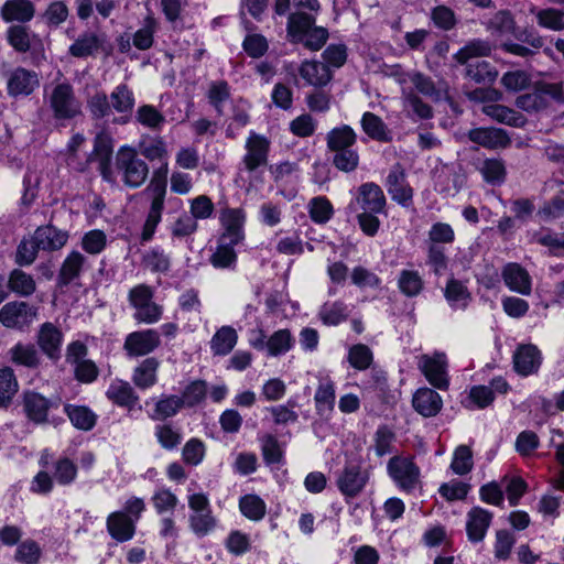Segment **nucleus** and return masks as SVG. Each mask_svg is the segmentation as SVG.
<instances>
[{"instance_id": "nucleus-1", "label": "nucleus", "mask_w": 564, "mask_h": 564, "mask_svg": "<svg viewBox=\"0 0 564 564\" xmlns=\"http://www.w3.org/2000/svg\"><path fill=\"white\" fill-rule=\"evenodd\" d=\"M167 173L169 164L164 161L163 164L153 172L150 184L143 192L150 200V209L142 229V241H149L152 239L155 229L161 221L166 195Z\"/></svg>"}, {"instance_id": "nucleus-2", "label": "nucleus", "mask_w": 564, "mask_h": 564, "mask_svg": "<svg viewBox=\"0 0 564 564\" xmlns=\"http://www.w3.org/2000/svg\"><path fill=\"white\" fill-rule=\"evenodd\" d=\"M44 100L55 120H72L82 113V102L76 97L74 87L67 82L54 85L45 94Z\"/></svg>"}, {"instance_id": "nucleus-3", "label": "nucleus", "mask_w": 564, "mask_h": 564, "mask_svg": "<svg viewBox=\"0 0 564 564\" xmlns=\"http://www.w3.org/2000/svg\"><path fill=\"white\" fill-rule=\"evenodd\" d=\"M117 170L123 184L131 188L140 187L148 178L149 166L138 156L134 149L122 147L117 154Z\"/></svg>"}, {"instance_id": "nucleus-4", "label": "nucleus", "mask_w": 564, "mask_h": 564, "mask_svg": "<svg viewBox=\"0 0 564 564\" xmlns=\"http://www.w3.org/2000/svg\"><path fill=\"white\" fill-rule=\"evenodd\" d=\"M188 524L192 532L198 538L208 535L217 525V519L213 516L210 502L205 494L188 496Z\"/></svg>"}, {"instance_id": "nucleus-5", "label": "nucleus", "mask_w": 564, "mask_h": 564, "mask_svg": "<svg viewBox=\"0 0 564 564\" xmlns=\"http://www.w3.org/2000/svg\"><path fill=\"white\" fill-rule=\"evenodd\" d=\"M128 300L135 310L133 317L139 323L154 324L162 316V307L153 302V290L139 284L129 291Z\"/></svg>"}, {"instance_id": "nucleus-6", "label": "nucleus", "mask_w": 564, "mask_h": 564, "mask_svg": "<svg viewBox=\"0 0 564 564\" xmlns=\"http://www.w3.org/2000/svg\"><path fill=\"white\" fill-rule=\"evenodd\" d=\"M387 470L398 487L405 492L413 491L420 484L421 471L411 457H391L388 462Z\"/></svg>"}, {"instance_id": "nucleus-7", "label": "nucleus", "mask_w": 564, "mask_h": 564, "mask_svg": "<svg viewBox=\"0 0 564 564\" xmlns=\"http://www.w3.org/2000/svg\"><path fill=\"white\" fill-rule=\"evenodd\" d=\"M4 77L7 94L12 98L28 97L40 87V75L22 66L9 69Z\"/></svg>"}, {"instance_id": "nucleus-8", "label": "nucleus", "mask_w": 564, "mask_h": 564, "mask_svg": "<svg viewBox=\"0 0 564 564\" xmlns=\"http://www.w3.org/2000/svg\"><path fill=\"white\" fill-rule=\"evenodd\" d=\"M246 153L241 164L252 174L267 166L269 162L270 141L264 135L251 131L245 144Z\"/></svg>"}, {"instance_id": "nucleus-9", "label": "nucleus", "mask_w": 564, "mask_h": 564, "mask_svg": "<svg viewBox=\"0 0 564 564\" xmlns=\"http://www.w3.org/2000/svg\"><path fill=\"white\" fill-rule=\"evenodd\" d=\"M417 367L433 387L441 390L448 388L447 359L444 352L421 355L417 358Z\"/></svg>"}, {"instance_id": "nucleus-10", "label": "nucleus", "mask_w": 564, "mask_h": 564, "mask_svg": "<svg viewBox=\"0 0 564 564\" xmlns=\"http://www.w3.org/2000/svg\"><path fill=\"white\" fill-rule=\"evenodd\" d=\"M161 345L160 334L155 329L135 330L127 335L123 349L128 357H143Z\"/></svg>"}, {"instance_id": "nucleus-11", "label": "nucleus", "mask_w": 564, "mask_h": 564, "mask_svg": "<svg viewBox=\"0 0 564 564\" xmlns=\"http://www.w3.org/2000/svg\"><path fill=\"white\" fill-rule=\"evenodd\" d=\"M37 315V310L25 302H10L0 310V322L8 328L24 329Z\"/></svg>"}, {"instance_id": "nucleus-12", "label": "nucleus", "mask_w": 564, "mask_h": 564, "mask_svg": "<svg viewBox=\"0 0 564 564\" xmlns=\"http://www.w3.org/2000/svg\"><path fill=\"white\" fill-rule=\"evenodd\" d=\"M109 100L112 113H118L111 122L120 126L127 124L131 120L135 105L133 90L127 84H119L110 93Z\"/></svg>"}, {"instance_id": "nucleus-13", "label": "nucleus", "mask_w": 564, "mask_h": 564, "mask_svg": "<svg viewBox=\"0 0 564 564\" xmlns=\"http://www.w3.org/2000/svg\"><path fill=\"white\" fill-rule=\"evenodd\" d=\"M387 199L381 187L373 183H364L358 187L355 199L349 207L361 212L383 213Z\"/></svg>"}, {"instance_id": "nucleus-14", "label": "nucleus", "mask_w": 564, "mask_h": 564, "mask_svg": "<svg viewBox=\"0 0 564 564\" xmlns=\"http://www.w3.org/2000/svg\"><path fill=\"white\" fill-rule=\"evenodd\" d=\"M369 474L359 464H346L337 478L339 491L349 498L357 497L368 482Z\"/></svg>"}, {"instance_id": "nucleus-15", "label": "nucleus", "mask_w": 564, "mask_h": 564, "mask_svg": "<svg viewBox=\"0 0 564 564\" xmlns=\"http://www.w3.org/2000/svg\"><path fill=\"white\" fill-rule=\"evenodd\" d=\"M63 339L62 330L51 322L42 324L36 334V344L41 351L54 361L61 358Z\"/></svg>"}, {"instance_id": "nucleus-16", "label": "nucleus", "mask_w": 564, "mask_h": 564, "mask_svg": "<svg viewBox=\"0 0 564 564\" xmlns=\"http://www.w3.org/2000/svg\"><path fill=\"white\" fill-rule=\"evenodd\" d=\"M467 138L473 143L489 150L506 149L511 144L509 134L500 128L470 129L467 132Z\"/></svg>"}, {"instance_id": "nucleus-17", "label": "nucleus", "mask_w": 564, "mask_h": 564, "mask_svg": "<svg viewBox=\"0 0 564 564\" xmlns=\"http://www.w3.org/2000/svg\"><path fill=\"white\" fill-rule=\"evenodd\" d=\"M387 191L391 198L403 207H409L413 202V189L406 182L404 171L394 166L387 176Z\"/></svg>"}, {"instance_id": "nucleus-18", "label": "nucleus", "mask_w": 564, "mask_h": 564, "mask_svg": "<svg viewBox=\"0 0 564 564\" xmlns=\"http://www.w3.org/2000/svg\"><path fill=\"white\" fill-rule=\"evenodd\" d=\"M219 220L225 229L223 239H228L231 245H237L243 239L246 213L242 208L226 207L221 209Z\"/></svg>"}, {"instance_id": "nucleus-19", "label": "nucleus", "mask_w": 564, "mask_h": 564, "mask_svg": "<svg viewBox=\"0 0 564 564\" xmlns=\"http://www.w3.org/2000/svg\"><path fill=\"white\" fill-rule=\"evenodd\" d=\"M113 152V139L106 132H99L94 142V151L90 156L91 161L98 162V170L105 180H109L111 175V158Z\"/></svg>"}, {"instance_id": "nucleus-20", "label": "nucleus", "mask_w": 564, "mask_h": 564, "mask_svg": "<svg viewBox=\"0 0 564 564\" xmlns=\"http://www.w3.org/2000/svg\"><path fill=\"white\" fill-rule=\"evenodd\" d=\"M87 268V258L77 250L70 251L58 271L57 286L64 288L75 282Z\"/></svg>"}, {"instance_id": "nucleus-21", "label": "nucleus", "mask_w": 564, "mask_h": 564, "mask_svg": "<svg viewBox=\"0 0 564 564\" xmlns=\"http://www.w3.org/2000/svg\"><path fill=\"white\" fill-rule=\"evenodd\" d=\"M492 521V513L481 507H474L467 513L466 532L470 542L478 543L486 536Z\"/></svg>"}, {"instance_id": "nucleus-22", "label": "nucleus", "mask_w": 564, "mask_h": 564, "mask_svg": "<svg viewBox=\"0 0 564 564\" xmlns=\"http://www.w3.org/2000/svg\"><path fill=\"white\" fill-rule=\"evenodd\" d=\"M542 357L536 346L521 345L513 354L514 370L521 376L535 373L541 366Z\"/></svg>"}, {"instance_id": "nucleus-23", "label": "nucleus", "mask_w": 564, "mask_h": 564, "mask_svg": "<svg viewBox=\"0 0 564 564\" xmlns=\"http://www.w3.org/2000/svg\"><path fill=\"white\" fill-rule=\"evenodd\" d=\"M502 279L506 285L521 295H530L532 291L531 276L528 271L518 263H508L502 270Z\"/></svg>"}, {"instance_id": "nucleus-24", "label": "nucleus", "mask_w": 564, "mask_h": 564, "mask_svg": "<svg viewBox=\"0 0 564 564\" xmlns=\"http://www.w3.org/2000/svg\"><path fill=\"white\" fill-rule=\"evenodd\" d=\"M34 14L35 6L31 0H7L0 9V15L7 23H26Z\"/></svg>"}, {"instance_id": "nucleus-25", "label": "nucleus", "mask_w": 564, "mask_h": 564, "mask_svg": "<svg viewBox=\"0 0 564 564\" xmlns=\"http://www.w3.org/2000/svg\"><path fill=\"white\" fill-rule=\"evenodd\" d=\"M316 17L305 11H294L289 14L286 35L291 43L304 41L305 34L315 25Z\"/></svg>"}, {"instance_id": "nucleus-26", "label": "nucleus", "mask_w": 564, "mask_h": 564, "mask_svg": "<svg viewBox=\"0 0 564 564\" xmlns=\"http://www.w3.org/2000/svg\"><path fill=\"white\" fill-rule=\"evenodd\" d=\"M107 530L112 539L126 542L133 538L135 532L134 520L122 511H115L107 518Z\"/></svg>"}, {"instance_id": "nucleus-27", "label": "nucleus", "mask_w": 564, "mask_h": 564, "mask_svg": "<svg viewBox=\"0 0 564 564\" xmlns=\"http://www.w3.org/2000/svg\"><path fill=\"white\" fill-rule=\"evenodd\" d=\"M412 404L421 415L432 417L442 410L443 401L435 390L421 388L414 393Z\"/></svg>"}, {"instance_id": "nucleus-28", "label": "nucleus", "mask_w": 564, "mask_h": 564, "mask_svg": "<svg viewBox=\"0 0 564 564\" xmlns=\"http://www.w3.org/2000/svg\"><path fill=\"white\" fill-rule=\"evenodd\" d=\"M33 238L37 243L36 247H40L41 250L54 251L59 250L66 245L68 234L47 225L39 227L35 230Z\"/></svg>"}, {"instance_id": "nucleus-29", "label": "nucleus", "mask_w": 564, "mask_h": 564, "mask_svg": "<svg viewBox=\"0 0 564 564\" xmlns=\"http://www.w3.org/2000/svg\"><path fill=\"white\" fill-rule=\"evenodd\" d=\"M481 111L492 120L507 126L521 128L525 124L527 119L520 112L499 104L484 105Z\"/></svg>"}, {"instance_id": "nucleus-30", "label": "nucleus", "mask_w": 564, "mask_h": 564, "mask_svg": "<svg viewBox=\"0 0 564 564\" xmlns=\"http://www.w3.org/2000/svg\"><path fill=\"white\" fill-rule=\"evenodd\" d=\"M160 361L154 357H148L137 366L132 373V382L139 389L145 390L158 382Z\"/></svg>"}, {"instance_id": "nucleus-31", "label": "nucleus", "mask_w": 564, "mask_h": 564, "mask_svg": "<svg viewBox=\"0 0 564 564\" xmlns=\"http://www.w3.org/2000/svg\"><path fill=\"white\" fill-rule=\"evenodd\" d=\"M106 395L115 404L128 409L134 408L139 401V397L130 383L119 379L110 383Z\"/></svg>"}, {"instance_id": "nucleus-32", "label": "nucleus", "mask_w": 564, "mask_h": 564, "mask_svg": "<svg viewBox=\"0 0 564 564\" xmlns=\"http://www.w3.org/2000/svg\"><path fill=\"white\" fill-rule=\"evenodd\" d=\"M104 39L95 32L80 34L69 46L68 53L73 57L85 58L95 55L101 47Z\"/></svg>"}, {"instance_id": "nucleus-33", "label": "nucleus", "mask_w": 564, "mask_h": 564, "mask_svg": "<svg viewBox=\"0 0 564 564\" xmlns=\"http://www.w3.org/2000/svg\"><path fill=\"white\" fill-rule=\"evenodd\" d=\"M356 141L357 134L348 124L335 127L326 134V144L330 152L350 149L354 147Z\"/></svg>"}, {"instance_id": "nucleus-34", "label": "nucleus", "mask_w": 564, "mask_h": 564, "mask_svg": "<svg viewBox=\"0 0 564 564\" xmlns=\"http://www.w3.org/2000/svg\"><path fill=\"white\" fill-rule=\"evenodd\" d=\"M362 131L372 140L388 143L392 141V132L382 119L373 112L367 111L361 117Z\"/></svg>"}, {"instance_id": "nucleus-35", "label": "nucleus", "mask_w": 564, "mask_h": 564, "mask_svg": "<svg viewBox=\"0 0 564 564\" xmlns=\"http://www.w3.org/2000/svg\"><path fill=\"white\" fill-rule=\"evenodd\" d=\"M301 77L312 86H325L332 79L328 66L317 61H305L300 67Z\"/></svg>"}, {"instance_id": "nucleus-36", "label": "nucleus", "mask_w": 564, "mask_h": 564, "mask_svg": "<svg viewBox=\"0 0 564 564\" xmlns=\"http://www.w3.org/2000/svg\"><path fill=\"white\" fill-rule=\"evenodd\" d=\"M238 341V334L231 326H221L210 339V350L215 356H227Z\"/></svg>"}, {"instance_id": "nucleus-37", "label": "nucleus", "mask_w": 564, "mask_h": 564, "mask_svg": "<svg viewBox=\"0 0 564 564\" xmlns=\"http://www.w3.org/2000/svg\"><path fill=\"white\" fill-rule=\"evenodd\" d=\"M52 402L37 392H28L24 395V409L30 420L35 423H44L47 419Z\"/></svg>"}, {"instance_id": "nucleus-38", "label": "nucleus", "mask_w": 564, "mask_h": 564, "mask_svg": "<svg viewBox=\"0 0 564 564\" xmlns=\"http://www.w3.org/2000/svg\"><path fill=\"white\" fill-rule=\"evenodd\" d=\"M183 408L178 395L161 394L154 402L150 417L154 421H165L175 416Z\"/></svg>"}, {"instance_id": "nucleus-39", "label": "nucleus", "mask_w": 564, "mask_h": 564, "mask_svg": "<svg viewBox=\"0 0 564 564\" xmlns=\"http://www.w3.org/2000/svg\"><path fill=\"white\" fill-rule=\"evenodd\" d=\"M335 383L330 379L321 380L314 395L316 411L319 415L329 414L335 406Z\"/></svg>"}, {"instance_id": "nucleus-40", "label": "nucleus", "mask_w": 564, "mask_h": 564, "mask_svg": "<svg viewBox=\"0 0 564 564\" xmlns=\"http://www.w3.org/2000/svg\"><path fill=\"white\" fill-rule=\"evenodd\" d=\"M348 316V305L343 301L326 302L318 311L319 319L327 326H336L345 322Z\"/></svg>"}, {"instance_id": "nucleus-41", "label": "nucleus", "mask_w": 564, "mask_h": 564, "mask_svg": "<svg viewBox=\"0 0 564 564\" xmlns=\"http://www.w3.org/2000/svg\"><path fill=\"white\" fill-rule=\"evenodd\" d=\"M65 413L72 424L82 431H90L97 422V415L85 405L66 404Z\"/></svg>"}, {"instance_id": "nucleus-42", "label": "nucleus", "mask_w": 564, "mask_h": 564, "mask_svg": "<svg viewBox=\"0 0 564 564\" xmlns=\"http://www.w3.org/2000/svg\"><path fill=\"white\" fill-rule=\"evenodd\" d=\"M491 50L492 46L489 42L477 39L469 41L454 55V58L457 63L467 65L474 63L473 59L475 58L488 56Z\"/></svg>"}, {"instance_id": "nucleus-43", "label": "nucleus", "mask_w": 564, "mask_h": 564, "mask_svg": "<svg viewBox=\"0 0 564 564\" xmlns=\"http://www.w3.org/2000/svg\"><path fill=\"white\" fill-rule=\"evenodd\" d=\"M444 295L453 308L464 310L470 301V293L467 286L456 279H449L446 283Z\"/></svg>"}, {"instance_id": "nucleus-44", "label": "nucleus", "mask_w": 564, "mask_h": 564, "mask_svg": "<svg viewBox=\"0 0 564 564\" xmlns=\"http://www.w3.org/2000/svg\"><path fill=\"white\" fill-rule=\"evenodd\" d=\"M154 435L161 447L166 451L177 448L183 440L181 429L171 422L158 424L154 429Z\"/></svg>"}, {"instance_id": "nucleus-45", "label": "nucleus", "mask_w": 564, "mask_h": 564, "mask_svg": "<svg viewBox=\"0 0 564 564\" xmlns=\"http://www.w3.org/2000/svg\"><path fill=\"white\" fill-rule=\"evenodd\" d=\"M11 360L28 368H37L41 364V357L31 344L18 343L10 349Z\"/></svg>"}, {"instance_id": "nucleus-46", "label": "nucleus", "mask_w": 564, "mask_h": 564, "mask_svg": "<svg viewBox=\"0 0 564 564\" xmlns=\"http://www.w3.org/2000/svg\"><path fill=\"white\" fill-rule=\"evenodd\" d=\"M295 344V339L289 329H279L274 332L267 340V351L269 356H280L290 351Z\"/></svg>"}, {"instance_id": "nucleus-47", "label": "nucleus", "mask_w": 564, "mask_h": 564, "mask_svg": "<svg viewBox=\"0 0 564 564\" xmlns=\"http://www.w3.org/2000/svg\"><path fill=\"white\" fill-rule=\"evenodd\" d=\"M208 102L219 116L224 115V105L230 99V87L226 80H215L208 86L206 93Z\"/></svg>"}, {"instance_id": "nucleus-48", "label": "nucleus", "mask_w": 564, "mask_h": 564, "mask_svg": "<svg viewBox=\"0 0 564 564\" xmlns=\"http://www.w3.org/2000/svg\"><path fill=\"white\" fill-rule=\"evenodd\" d=\"M207 391L206 381L193 380L185 386L182 395L178 397L184 408H194L205 400Z\"/></svg>"}, {"instance_id": "nucleus-49", "label": "nucleus", "mask_w": 564, "mask_h": 564, "mask_svg": "<svg viewBox=\"0 0 564 564\" xmlns=\"http://www.w3.org/2000/svg\"><path fill=\"white\" fill-rule=\"evenodd\" d=\"M398 286L404 295L413 297L421 293L424 282L417 271L402 270L399 274Z\"/></svg>"}, {"instance_id": "nucleus-50", "label": "nucleus", "mask_w": 564, "mask_h": 564, "mask_svg": "<svg viewBox=\"0 0 564 564\" xmlns=\"http://www.w3.org/2000/svg\"><path fill=\"white\" fill-rule=\"evenodd\" d=\"M466 76L479 84H490L496 80L498 73L490 63L476 61L466 65Z\"/></svg>"}, {"instance_id": "nucleus-51", "label": "nucleus", "mask_w": 564, "mask_h": 564, "mask_svg": "<svg viewBox=\"0 0 564 564\" xmlns=\"http://www.w3.org/2000/svg\"><path fill=\"white\" fill-rule=\"evenodd\" d=\"M151 502L158 514L173 513L178 505V498L169 488L161 487L154 491Z\"/></svg>"}, {"instance_id": "nucleus-52", "label": "nucleus", "mask_w": 564, "mask_h": 564, "mask_svg": "<svg viewBox=\"0 0 564 564\" xmlns=\"http://www.w3.org/2000/svg\"><path fill=\"white\" fill-rule=\"evenodd\" d=\"M9 288L21 296H29L34 293L36 284L32 275L14 269L9 276Z\"/></svg>"}, {"instance_id": "nucleus-53", "label": "nucleus", "mask_w": 564, "mask_h": 564, "mask_svg": "<svg viewBox=\"0 0 564 564\" xmlns=\"http://www.w3.org/2000/svg\"><path fill=\"white\" fill-rule=\"evenodd\" d=\"M479 172L484 180L490 184H501L506 180V166L501 159H486L480 167Z\"/></svg>"}, {"instance_id": "nucleus-54", "label": "nucleus", "mask_w": 564, "mask_h": 564, "mask_svg": "<svg viewBox=\"0 0 564 564\" xmlns=\"http://www.w3.org/2000/svg\"><path fill=\"white\" fill-rule=\"evenodd\" d=\"M18 381L11 368L0 369V406L9 404L18 392Z\"/></svg>"}, {"instance_id": "nucleus-55", "label": "nucleus", "mask_w": 564, "mask_h": 564, "mask_svg": "<svg viewBox=\"0 0 564 564\" xmlns=\"http://www.w3.org/2000/svg\"><path fill=\"white\" fill-rule=\"evenodd\" d=\"M135 120L151 130H160L165 122L164 116L152 105H142L137 109Z\"/></svg>"}, {"instance_id": "nucleus-56", "label": "nucleus", "mask_w": 564, "mask_h": 564, "mask_svg": "<svg viewBox=\"0 0 564 564\" xmlns=\"http://www.w3.org/2000/svg\"><path fill=\"white\" fill-rule=\"evenodd\" d=\"M241 513L250 520L259 521L265 516V503L257 495H246L239 501Z\"/></svg>"}, {"instance_id": "nucleus-57", "label": "nucleus", "mask_w": 564, "mask_h": 564, "mask_svg": "<svg viewBox=\"0 0 564 564\" xmlns=\"http://www.w3.org/2000/svg\"><path fill=\"white\" fill-rule=\"evenodd\" d=\"M87 109L93 119L100 120L112 113L109 97L105 91H97L87 100Z\"/></svg>"}, {"instance_id": "nucleus-58", "label": "nucleus", "mask_w": 564, "mask_h": 564, "mask_svg": "<svg viewBox=\"0 0 564 564\" xmlns=\"http://www.w3.org/2000/svg\"><path fill=\"white\" fill-rule=\"evenodd\" d=\"M488 30L494 34L506 35L512 34L519 39L516 33V22L509 11L497 12L488 23Z\"/></svg>"}, {"instance_id": "nucleus-59", "label": "nucleus", "mask_w": 564, "mask_h": 564, "mask_svg": "<svg viewBox=\"0 0 564 564\" xmlns=\"http://www.w3.org/2000/svg\"><path fill=\"white\" fill-rule=\"evenodd\" d=\"M42 555V549L34 540L26 539L21 542L14 553V560L22 564H37Z\"/></svg>"}, {"instance_id": "nucleus-60", "label": "nucleus", "mask_w": 564, "mask_h": 564, "mask_svg": "<svg viewBox=\"0 0 564 564\" xmlns=\"http://www.w3.org/2000/svg\"><path fill=\"white\" fill-rule=\"evenodd\" d=\"M516 106L524 111H539L547 107L546 94L541 89L520 95L516 99Z\"/></svg>"}, {"instance_id": "nucleus-61", "label": "nucleus", "mask_w": 564, "mask_h": 564, "mask_svg": "<svg viewBox=\"0 0 564 564\" xmlns=\"http://www.w3.org/2000/svg\"><path fill=\"white\" fill-rule=\"evenodd\" d=\"M308 212L312 220L316 224L327 223L334 214L333 205L324 196L312 198L308 204Z\"/></svg>"}, {"instance_id": "nucleus-62", "label": "nucleus", "mask_w": 564, "mask_h": 564, "mask_svg": "<svg viewBox=\"0 0 564 564\" xmlns=\"http://www.w3.org/2000/svg\"><path fill=\"white\" fill-rule=\"evenodd\" d=\"M235 245L220 243L210 257V263L217 269L234 268L237 261V254L234 249Z\"/></svg>"}, {"instance_id": "nucleus-63", "label": "nucleus", "mask_w": 564, "mask_h": 564, "mask_svg": "<svg viewBox=\"0 0 564 564\" xmlns=\"http://www.w3.org/2000/svg\"><path fill=\"white\" fill-rule=\"evenodd\" d=\"M8 43L19 53H26L31 47L29 31L22 25H11L6 33Z\"/></svg>"}, {"instance_id": "nucleus-64", "label": "nucleus", "mask_w": 564, "mask_h": 564, "mask_svg": "<svg viewBox=\"0 0 564 564\" xmlns=\"http://www.w3.org/2000/svg\"><path fill=\"white\" fill-rule=\"evenodd\" d=\"M474 466L473 462V453L471 449L467 445L458 446L453 456V460L451 463V469L456 475H466L468 474Z\"/></svg>"}]
</instances>
